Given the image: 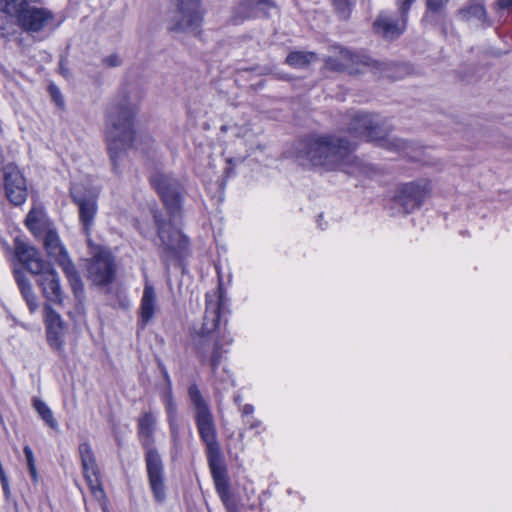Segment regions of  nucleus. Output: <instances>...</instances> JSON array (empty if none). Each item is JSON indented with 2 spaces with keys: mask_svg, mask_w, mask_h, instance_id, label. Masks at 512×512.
<instances>
[{
  "mask_svg": "<svg viewBox=\"0 0 512 512\" xmlns=\"http://www.w3.org/2000/svg\"><path fill=\"white\" fill-rule=\"evenodd\" d=\"M152 181L170 213L169 222L166 223L157 215L155 221L162 257L165 261H172L181 256L188 246L187 238L175 227L180 210L181 187L176 180L164 174L155 175Z\"/></svg>",
  "mask_w": 512,
  "mask_h": 512,
  "instance_id": "nucleus-1",
  "label": "nucleus"
},
{
  "mask_svg": "<svg viewBox=\"0 0 512 512\" xmlns=\"http://www.w3.org/2000/svg\"><path fill=\"white\" fill-rule=\"evenodd\" d=\"M352 142L335 136H316L302 144L301 153L313 165L328 170L342 169L348 174L369 176L371 168L349 154Z\"/></svg>",
  "mask_w": 512,
  "mask_h": 512,
  "instance_id": "nucleus-2",
  "label": "nucleus"
},
{
  "mask_svg": "<svg viewBox=\"0 0 512 512\" xmlns=\"http://www.w3.org/2000/svg\"><path fill=\"white\" fill-rule=\"evenodd\" d=\"M141 100L142 96L136 89L123 92L109 114L106 130L107 144L115 168L119 156L133 142L134 118Z\"/></svg>",
  "mask_w": 512,
  "mask_h": 512,
  "instance_id": "nucleus-3",
  "label": "nucleus"
},
{
  "mask_svg": "<svg viewBox=\"0 0 512 512\" xmlns=\"http://www.w3.org/2000/svg\"><path fill=\"white\" fill-rule=\"evenodd\" d=\"M347 130L355 138L375 142L395 152H406L411 146L404 140L392 137L387 121L379 115L354 112L350 115Z\"/></svg>",
  "mask_w": 512,
  "mask_h": 512,
  "instance_id": "nucleus-4",
  "label": "nucleus"
},
{
  "mask_svg": "<svg viewBox=\"0 0 512 512\" xmlns=\"http://www.w3.org/2000/svg\"><path fill=\"white\" fill-rule=\"evenodd\" d=\"M188 392L195 408L198 431L207 446L209 458H217L219 456V446L213 416L196 385H191Z\"/></svg>",
  "mask_w": 512,
  "mask_h": 512,
  "instance_id": "nucleus-5",
  "label": "nucleus"
},
{
  "mask_svg": "<svg viewBox=\"0 0 512 512\" xmlns=\"http://www.w3.org/2000/svg\"><path fill=\"white\" fill-rule=\"evenodd\" d=\"M41 237L47 255L62 267L75 295L79 297L83 292V284L56 229L48 230Z\"/></svg>",
  "mask_w": 512,
  "mask_h": 512,
  "instance_id": "nucleus-6",
  "label": "nucleus"
},
{
  "mask_svg": "<svg viewBox=\"0 0 512 512\" xmlns=\"http://www.w3.org/2000/svg\"><path fill=\"white\" fill-rule=\"evenodd\" d=\"M223 302L221 287L206 294V309L203 323L193 336L194 344L201 353H205L206 343L213 339L212 335L218 327Z\"/></svg>",
  "mask_w": 512,
  "mask_h": 512,
  "instance_id": "nucleus-7",
  "label": "nucleus"
},
{
  "mask_svg": "<svg viewBox=\"0 0 512 512\" xmlns=\"http://www.w3.org/2000/svg\"><path fill=\"white\" fill-rule=\"evenodd\" d=\"M205 9L201 0H175L169 29L173 32H193L203 21Z\"/></svg>",
  "mask_w": 512,
  "mask_h": 512,
  "instance_id": "nucleus-8",
  "label": "nucleus"
},
{
  "mask_svg": "<svg viewBox=\"0 0 512 512\" xmlns=\"http://www.w3.org/2000/svg\"><path fill=\"white\" fill-rule=\"evenodd\" d=\"M99 194L100 190L95 186L85 188L82 184H74L71 187V196L78 206L79 221L86 234L89 233L97 214Z\"/></svg>",
  "mask_w": 512,
  "mask_h": 512,
  "instance_id": "nucleus-9",
  "label": "nucleus"
},
{
  "mask_svg": "<svg viewBox=\"0 0 512 512\" xmlns=\"http://www.w3.org/2000/svg\"><path fill=\"white\" fill-rule=\"evenodd\" d=\"M431 192V182L420 179L404 184L399 190L398 201L407 212H411L419 208L430 197Z\"/></svg>",
  "mask_w": 512,
  "mask_h": 512,
  "instance_id": "nucleus-10",
  "label": "nucleus"
},
{
  "mask_svg": "<svg viewBox=\"0 0 512 512\" xmlns=\"http://www.w3.org/2000/svg\"><path fill=\"white\" fill-rule=\"evenodd\" d=\"M22 30L33 33L47 28H55L54 14L43 7L29 4L20 19L16 23Z\"/></svg>",
  "mask_w": 512,
  "mask_h": 512,
  "instance_id": "nucleus-11",
  "label": "nucleus"
},
{
  "mask_svg": "<svg viewBox=\"0 0 512 512\" xmlns=\"http://www.w3.org/2000/svg\"><path fill=\"white\" fill-rule=\"evenodd\" d=\"M88 278L96 285H106L115 276L114 259L109 251L100 249L88 265Z\"/></svg>",
  "mask_w": 512,
  "mask_h": 512,
  "instance_id": "nucleus-12",
  "label": "nucleus"
},
{
  "mask_svg": "<svg viewBox=\"0 0 512 512\" xmlns=\"http://www.w3.org/2000/svg\"><path fill=\"white\" fill-rule=\"evenodd\" d=\"M3 180L7 198L14 205L22 204L28 195L27 183L19 168L10 163L4 167Z\"/></svg>",
  "mask_w": 512,
  "mask_h": 512,
  "instance_id": "nucleus-13",
  "label": "nucleus"
},
{
  "mask_svg": "<svg viewBox=\"0 0 512 512\" xmlns=\"http://www.w3.org/2000/svg\"><path fill=\"white\" fill-rule=\"evenodd\" d=\"M146 467L153 495L156 501L162 502L166 497L163 464L155 449H149L146 452Z\"/></svg>",
  "mask_w": 512,
  "mask_h": 512,
  "instance_id": "nucleus-14",
  "label": "nucleus"
},
{
  "mask_svg": "<svg viewBox=\"0 0 512 512\" xmlns=\"http://www.w3.org/2000/svg\"><path fill=\"white\" fill-rule=\"evenodd\" d=\"M79 454L85 478L89 484L90 490L97 499L104 497V491L100 484L98 468L94 458L92 448L88 442L79 445Z\"/></svg>",
  "mask_w": 512,
  "mask_h": 512,
  "instance_id": "nucleus-15",
  "label": "nucleus"
},
{
  "mask_svg": "<svg viewBox=\"0 0 512 512\" xmlns=\"http://www.w3.org/2000/svg\"><path fill=\"white\" fill-rule=\"evenodd\" d=\"M37 283L41 287L45 298L55 304L63 302V291L57 272L48 264L43 271L37 273Z\"/></svg>",
  "mask_w": 512,
  "mask_h": 512,
  "instance_id": "nucleus-16",
  "label": "nucleus"
},
{
  "mask_svg": "<svg viewBox=\"0 0 512 512\" xmlns=\"http://www.w3.org/2000/svg\"><path fill=\"white\" fill-rule=\"evenodd\" d=\"M45 324L49 345L54 350L62 351L66 333L65 323L61 319L60 315L49 306L45 307Z\"/></svg>",
  "mask_w": 512,
  "mask_h": 512,
  "instance_id": "nucleus-17",
  "label": "nucleus"
},
{
  "mask_svg": "<svg viewBox=\"0 0 512 512\" xmlns=\"http://www.w3.org/2000/svg\"><path fill=\"white\" fill-rule=\"evenodd\" d=\"M15 253L18 260L32 273L37 274L48 265L41 257L37 249L29 244L17 240Z\"/></svg>",
  "mask_w": 512,
  "mask_h": 512,
  "instance_id": "nucleus-18",
  "label": "nucleus"
},
{
  "mask_svg": "<svg viewBox=\"0 0 512 512\" xmlns=\"http://www.w3.org/2000/svg\"><path fill=\"white\" fill-rule=\"evenodd\" d=\"M406 27V18L400 15L398 20H394L387 14H380L374 22L375 32L387 39L398 37Z\"/></svg>",
  "mask_w": 512,
  "mask_h": 512,
  "instance_id": "nucleus-19",
  "label": "nucleus"
},
{
  "mask_svg": "<svg viewBox=\"0 0 512 512\" xmlns=\"http://www.w3.org/2000/svg\"><path fill=\"white\" fill-rule=\"evenodd\" d=\"M25 224L35 237H41L54 228L42 207H33L26 216Z\"/></svg>",
  "mask_w": 512,
  "mask_h": 512,
  "instance_id": "nucleus-20",
  "label": "nucleus"
},
{
  "mask_svg": "<svg viewBox=\"0 0 512 512\" xmlns=\"http://www.w3.org/2000/svg\"><path fill=\"white\" fill-rule=\"evenodd\" d=\"M155 425H156V418L150 412L144 413L139 418V421H138L139 436H140V439H141L143 445L147 449V451L149 449H154L152 447V444L154 441L153 434L155 431Z\"/></svg>",
  "mask_w": 512,
  "mask_h": 512,
  "instance_id": "nucleus-21",
  "label": "nucleus"
},
{
  "mask_svg": "<svg viewBox=\"0 0 512 512\" xmlns=\"http://www.w3.org/2000/svg\"><path fill=\"white\" fill-rule=\"evenodd\" d=\"M263 5H269V2L260 0H242L234 9V21L241 22L246 19L256 17L258 15L259 8Z\"/></svg>",
  "mask_w": 512,
  "mask_h": 512,
  "instance_id": "nucleus-22",
  "label": "nucleus"
},
{
  "mask_svg": "<svg viewBox=\"0 0 512 512\" xmlns=\"http://www.w3.org/2000/svg\"><path fill=\"white\" fill-rule=\"evenodd\" d=\"M38 1L39 0H0V12L6 14L17 23L28 5Z\"/></svg>",
  "mask_w": 512,
  "mask_h": 512,
  "instance_id": "nucleus-23",
  "label": "nucleus"
},
{
  "mask_svg": "<svg viewBox=\"0 0 512 512\" xmlns=\"http://www.w3.org/2000/svg\"><path fill=\"white\" fill-rule=\"evenodd\" d=\"M156 310V293L154 288L146 284L141 300L140 316L144 323L152 319Z\"/></svg>",
  "mask_w": 512,
  "mask_h": 512,
  "instance_id": "nucleus-24",
  "label": "nucleus"
},
{
  "mask_svg": "<svg viewBox=\"0 0 512 512\" xmlns=\"http://www.w3.org/2000/svg\"><path fill=\"white\" fill-rule=\"evenodd\" d=\"M210 466H211V471H212L216 490L219 493L221 499L224 502H227V500L230 496V492H229V483L224 474V471L219 466H217L216 458H210Z\"/></svg>",
  "mask_w": 512,
  "mask_h": 512,
  "instance_id": "nucleus-25",
  "label": "nucleus"
},
{
  "mask_svg": "<svg viewBox=\"0 0 512 512\" xmlns=\"http://www.w3.org/2000/svg\"><path fill=\"white\" fill-rule=\"evenodd\" d=\"M459 16L464 21H481L486 20V11L482 4L471 1L467 6L459 10Z\"/></svg>",
  "mask_w": 512,
  "mask_h": 512,
  "instance_id": "nucleus-26",
  "label": "nucleus"
},
{
  "mask_svg": "<svg viewBox=\"0 0 512 512\" xmlns=\"http://www.w3.org/2000/svg\"><path fill=\"white\" fill-rule=\"evenodd\" d=\"M317 60L312 52L295 51L288 54L286 62L294 68H304Z\"/></svg>",
  "mask_w": 512,
  "mask_h": 512,
  "instance_id": "nucleus-27",
  "label": "nucleus"
},
{
  "mask_svg": "<svg viewBox=\"0 0 512 512\" xmlns=\"http://www.w3.org/2000/svg\"><path fill=\"white\" fill-rule=\"evenodd\" d=\"M17 283L30 312L34 313L38 309V302L37 297L32 291L31 284L27 280L19 276L17 277Z\"/></svg>",
  "mask_w": 512,
  "mask_h": 512,
  "instance_id": "nucleus-28",
  "label": "nucleus"
},
{
  "mask_svg": "<svg viewBox=\"0 0 512 512\" xmlns=\"http://www.w3.org/2000/svg\"><path fill=\"white\" fill-rule=\"evenodd\" d=\"M34 408L41 417V419L52 429L58 428V422L55 420L53 413L49 406L40 399L34 400Z\"/></svg>",
  "mask_w": 512,
  "mask_h": 512,
  "instance_id": "nucleus-29",
  "label": "nucleus"
},
{
  "mask_svg": "<svg viewBox=\"0 0 512 512\" xmlns=\"http://www.w3.org/2000/svg\"><path fill=\"white\" fill-rule=\"evenodd\" d=\"M222 358L221 345L218 341H213L212 353L210 356V364L212 367L219 365Z\"/></svg>",
  "mask_w": 512,
  "mask_h": 512,
  "instance_id": "nucleus-30",
  "label": "nucleus"
},
{
  "mask_svg": "<svg viewBox=\"0 0 512 512\" xmlns=\"http://www.w3.org/2000/svg\"><path fill=\"white\" fill-rule=\"evenodd\" d=\"M449 0H426L427 10L433 13L442 11Z\"/></svg>",
  "mask_w": 512,
  "mask_h": 512,
  "instance_id": "nucleus-31",
  "label": "nucleus"
},
{
  "mask_svg": "<svg viewBox=\"0 0 512 512\" xmlns=\"http://www.w3.org/2000/svg\"><path fill=\"white\" fill-rule=\"evenodd\" d=\"M337 10L342 14L343 17L348 16V11L350 7L349 0H332Z\"/></svg>",
  "mask_w": 512,
  "mask_h": 512,
  "instance_id": "nucleus-32",
  "label": "nucleus"
},
{
  "mask_svg": "<svg viewBox=\"0 0 512 512\" xmlns=\"http://www.w3.org/2000/svg\"><path fill=\"white\" fill-rule=\"evenodd\" d=\"M415 0H397L400 15L406 18V14Z\"/></svg>",
  "mask_w": 512,
  "mask_h": 512,
  "instance_id": "nucleus-33",
  "label": "nucleus"
},
{
  "mask_svg": "<svg viewBox=\"0 0 512 512\" xmlns=\"http://www.w3.org/2000/svg\"><path fill=\"white\" fill-rule=\"evenodd\" d=\"M166 411H167V415H168V420L172 424V421H173V418H174V415L176 412V408H175L173 400L170 396H168L166 399Z\"/></svg>",
  "mask_w": 512,
  "mask_h": 512,
  "instance_id": "nucleus-34",
  "label": "nucleus"
},
{
  "mask_svg": "<svg viewBox=\"0 0 512 512\" xmlns=\"http://www.w3.org/2000/svg\"><path fill=\"white\" fill-rule=\"evenodd\" d=\"M103 63L107 67H116V66L120 65L121 59L119 58L118 55L113 54V55H109V56L105 57L103 59Z\"/></svg>",
  "mask_w": 512,
  "mask_h": 512,
  "instance_id": "nucleus-35",
  "label": "nucleus"
},
{
  "mask_svg": "<svg viewBox=\"0 0 512 512\" xmlns=\"http://www.w3.org/2000/svg\"><path fill=\"white\" fill-rule=\"evenodd\" d=\"M0 480H1V484H2L5 496L9 497L10 489H9L8 479L4 473V470H3V467L1 464H0Z\"/></svg>",
  "mask_w": 512,
  "mask_h": 512,
  "instance_id": "nucleus-36",
  "label": "nucleus"
},
{
  "mask_svg": "<svg viewBox=\"0 0 512 512\" xmlns=\"http://www.w3.org/2000/svg\"><path fill=\"white\" fill-rule=\"evenodd\" d=\"M24 454L26 457L27 466L28 467L34 466L35 460H34L33 452L29 446L24 447Z\"/></svg>",
  "mask_w": 512,
  "mask_h": 512,
  "instance_id": "nucleus-37",
  "label": "nucleus"
},
{
  "mask_svg": "<svg viewBox=\"0 0 512 512\" xmlns=\"http://www.w3.org/2000/svg\"><path fill=\"white\" fill-rule=\"evenodd\" d=\"M49 89H50L51 95H52L54 101L57 103V105H62L63 100H62V97H61L58 89L55 86H50Z\"/></svg>",
  "mask_w": 512,
  "mask_h": 512,
  "instance_id": "nucleus-38",
  "label": "nucleus"
},
{
  "mask_svg": "<svg viewBox=\"0 0 512 512\" xmlns=\"http://www.w3.org/2000/svg\"><path fill=\"white\" fill-rule=\"evenodd\" d=\"M33 482L37 483L39 480L36 465L28 467Z\"/></svg>",
  "mask_w": 512,
  "mask_h": 512,
  "instance_id": "nucleus-39",
  "label": "nucleus"
},
{
  "mask_svg": "<svg viewBox=\"0 0 512 512\" xmlns=\"http://www.w3.org/2000/svg\"><path fill=\"white\" fill-rule=\"evenodd\" d=\"M254 411V407L250 404H246L243 409H242V413L244 415H251Z\"/></svg>",
  "mask_w": 512,
  "mask_h": 512,
  "instance_id": "nucleus-40",
  "label": "nucleus"
},
{
  "mask_svg": "<svg viewBox=\"0 0 512 512\" xmlns=\"http://www.w3.org/2000/svg\"><path fill=\"white\" fill-rule=\"evenodd\" d=\"M512 5V0H499L498 6L500 8H507Z\"/></svg>",
  "mask_w": 512,
  "mask_h": 512,
  "instance_id": "nucleus-41",
  "label": "nucleus"
}]
</instances>
